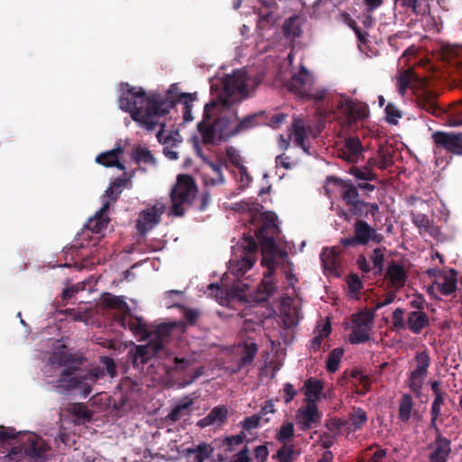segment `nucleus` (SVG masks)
<instances>
[{
  "label": "nucleus",
  "mask_w": 462,
  "mask_h": 462,
  "mask_svg": "<svg viewBox=\"0 0 462 462\" xmlns=\"http://www.w3.org/2000/svg\"><path fill=\"white\" fill-rule=\"evenodd\" d=\"M263 207L254 202L243 201L233 206V210L249 214L255 226V235L261 245L262 265L266 268L261 286L254 295V301L262 302L267 300L275 291L273 275L275 270L287 261V252L277 243L274 236H278L277 217L273 212L262 211Z\"/></svg>",
  "instance_id": "obj_1"
},
{
  "label": "nucleus",
  "mask_w": 462,
  "mask_h": 462,
  "mask_svg": "<svg viewBox=\"0 0 462 462\" xmlns=\"http://www.w3.org/2000/svg\"><path fill=\"white\" fill-rule=\"evenodd\" d=\"M231 75L223 79V93L204 107L203 119L198 124L202 143L217 144L231 136Z\"/></svg>",
  "instance_id": "obj_2"
},
{
  "label": "nucleus",
  "mask_w": 462,
  "mask_h": 462,
  "mask_svg": "<svg viewBox=\"0 0 462 462\" xmlns=\"http://www.w3.org/2000/svg\"><path fill=\"white\" fill-rule=\"evenodd\" d=\"M128 358L135 369H143L152 359H155L162 365L167 374L183 371L190 365L186 358L173 356L163 342L156 339H150L145 345H134L128 352Z\"/></svg>",
  "instance_id": "obj_3"
},
{
  "label": "nucleus",
  "mask_w": 462,
  "mask_h": 462,
  "mask_svg": "<svg viewBox=\"0 0 462 462\" xmlns=\"http://www.w3.org/2000/svg\"><path fill=\"white\" fill-rule=\"evenodd\" d=\"M71 361V354L66 352L58 354L56 362L66 367L60 373L56 387L63 390L60 393H64V391L79 390L82 396L88 397L92 392V386L103 374L99 368L85 370L75 365H68Z\"/></svg>",
  "instance_id": "obj_4"
},
{
  "label": "nucleus",
  "mask_w": 462,
  "mask_h": 462,
  "mask_svg": "<svg viewBox=\"0 0 462 462\" xmlns=\"http://www.w3.org/2000/svg\"><path fill=\"white\" fill-rule=\"evenodd\" d=\"M10 457H21L31 462H47L51 457V447L33 432L19 433L18 445L12 448Z\"/></svg>",
  "instance_id": "obj_5"
},
{
  "label": "nucleus",
  "mask_w": 462,
  "mask_h": 462,
  "mask_svg": "<svg viewBox=\"0 0 462 462\" xmlns=\"http://www.w3.org/2000/svg\"><path fill=\"white\" fill-rule=\"evenodd\" d=\"M176 102L160 94H150V101L146 102V107L141 112H135L132 118L148 131H152L158 125L155 116H165Z\"/></svg>",
  "instance_id": "obj_6"
},
{
  "label": "nucleus",
  "mask_w": 462,
  "mask_h": 462,
  "mask_svg": "<svg viewBox=\"0 0 462 462\" xmlns=\"http://www.w3.org/2000/svg\"><path fill=\"white\" fill-rule=\"evenodd\" d=\"M196 191L195 180L190 175H179L177 183L171 191L172 206L170 213L176 217H182L185 213L183 205L191 202V198Z\"/></svg>",
  "instance_id": "obj_7"
},
{
  "label": "nucleus",
  "mask_w": 462,
  "mask_h": 462,
  "mask_svg": "<svg viewBox=\"0 0 462 462\" xmlns=\"http://www.w3.org/2000/svg\"><path fill=\"white\" fill-rule=\"evenodd\" d=\"M122 94L119 97V107L134 116L135 112H141L146 107V102L150 101V95H146L143 88L133 87L128 83L121 85Z\"/></svg>",
  "instance_id": "obj_8"
},
{
  "label": "nucleus",
  "mask_w": 462,
  "mask_h": 462,
  "mask_svg": "<svg viewBox=\"0 0 462 462\" xmlns=\"http://www.w3.org/2000/svg\"><path fill=\"white\" fill-rule=\"evenodd\" d=\"M256 82L245 69L233 71V104L248 98L255 88Z\"/></svg>",
  "instance_id": "obj_9"
},
{
  "label": "nucleus",
  "mask_w": 462,
  "mask_h": 462,
  "mask_svg": "<svg viewBox=\"0 0 462 462\" xmlns=\"http://www.w3.org/2000/svg\"><path fill=\"white\" fill-rule=\"evenodd\" d=\"M164 211L165 205L161 202H157L151 208L142 210L135 226L138 234L142 236H145L150 230L154 228L161 222Z\"/></svg>",
  "instance_id": "obj_10"
},
{
  "label": "nucleus",
  "mask_w": 462,
  "mask_h": 462,
  "mask_svg": "<svg viewBox=\"0 0 462 462\" xmlns=\"http://www.w3.org/2000/svg\"><path fill=\"white\" fill-rule=\"evenodd\" d=\"M323 128L322 122H319L315 129L310 125H306L300 118H295L292 125V134L294 143L300 146L305 153L310 154V147L309 145L310 136L317 137Z\"/></svg>",
  "instance_id": "obj_11"
},
{
  "label": "nucleus",
  "mask_w": 462,
  "mask_h": 462,
  "mask_svg": "<svg viewBox=\"0 0 462 462\" xmlns=\"http://www.w3.org/2000/svg\"><path fill=\"white\" fill-rule=\"evenodd\" d=\"M353 328L349 335V341L352 344H360L370 338V332L373 328L374 315L369 312H360L353 316Z\"/></svg>",
  "instance_id": "obj_12"
},
{
  "label": "nucleus",
  "mask_w": 462,
  "mask_h": 462,
  "mask_svg": "<svg viewBox=\"0 0 462 462\" xmlns=\"http://www.w3.org/2000/svg\"><path fill=\"white\" fill-rule=\"evenodd\" d=\"M432 139L435 153L439 149H445L450 153L462 156V133L436 132L432 134Z\"/></svg>",
  "instance_id": "obj_13"
},
{
  "label": "nucleus",
  "mask_w": 462,
  "mask_h": 462,
  "mask_svg": "<svg viewBox=\"0 0 462 462\" xmlns=\"http://www.w3.org/2000/svg\"><path fill=\"white\" fill-rule=\"evenodd\" d=\"M314 81V76L304 66H301L300 71L294 74L287 83V88L303 98L306 94H309V90H311Z\"/></svg>",
  "instance_id": "obj_14"
},
{
  "label": "nucleus",
  "mask_w": 462,
  "mask_h": 462,
  "mask_svg": "<svg viewBox=\"0 0 462 462\" xmlns=\"http://www.w3.org/2000/svg\"><path fill=\"white\" fill-rule=\"evenodd\" d=\"M241 246L244 249L245 256L233 265V275L236 274L237 278L245 275L253 267L255 261L253 254L257 248V244L253 236H245Z\"/></svg>",
  "instance_id": "obj_15"
},
{
  "label": "nucleus",
  "mask_w": 462,
  "mask_h": 462,
  "mask_svg": "<svg viewBox=\"0 0 462 462\" xmlns=\"http://www.w3.org/2000/svg\"><path fill=\"white\" fill-rule=\"evenodd\" d=\"M321 413L317 403L303 402L296 412V421L300 429L306 430L320 422Z\"/></svg>",
  "instance_id": "obj_16"
},
{
  "label": "nucleus",
  "mask_w": 462,
  "mask_h": 462,
  "mask_svg": "<svg viewBox=\"0 0 462 462\" xmlns=\"http://www.w3.org/2000/svg\"><path fill=\"white\" fill-rule=\"evenodd\" d=\"M416 368L411 372L409 377V387L419 394L427 374L430 358L425 353H420L416 356Z\"/></svg>",
  "instance_id": "obj_17"
},
{
  "label": "nucleus",
  "mask_w": 462,
  "mask_h": 462,
  "mask_svg": "<svg viewBox=\"0 0 462 462\" xmlns=\"http://www.w3.org/2000/svg\"><path fill=\"white\" fill-rule=\"evenodd\" d=\"M300 319V303L291 298L284 299L281 303V319L283 327L293 328L298 325Z\"/></svg>",
  "instance_id": "obj_18"
},
{
  "label": "nucleus",
  "mask_w": 462,
  "mask_h": 462,
  "mask_svg": "<svg viewBox=\"0 0 462 462\" xmlns=\"http://www.w3.org/2000/svg\"><path fill=\"white\" fill-rule=\"evenodd\" d=\"M116 319L121 327L129 328L134 335L142 336L143 338L152 337V332L145 321L142 318L132 315L131 311L125 315H116Z\"/></svg>",
  "instance_id": "obj_19"
},
{
  "label": "nucleus",
  "mask_w": 462,
  "mask_h": 462,
  "mask_svg": "<svg viewBox=\"0 0 462 462\" xmlns=\"http://www.w3.org/2000/svg\"><path fill=\"white\" fill-rule=\"evenodd\" d=\"M355 235L358 245H366L369 242L379 244L383 239V235L378 234L374 228L363 220L356 222Z\"/></svg>",
  "instance_id": "obj_20"
},
{
  "label": "nucleus",
  "mask_w": 462,
  "mask_h": 462,
  "mask_svg": "<svg viewBox=\"0 0 462 462\" xmlns=\"http://www.w3.org/2000/svg\"><path fill=\"white\" fill-rule=\"evenodd\" d=\"M451 452L450 441L437 430V437L433 444V451L430 455V462H447Z\"/></svg>",
  "instance_id": "obj_21"
},
{
  "label": "nucleus",
  "mask_w": 462,
  "mask_h": 462,
  "mask_svg": "<svg viewBox=\"0 0 462 462\" xmlns=\"http://www.w3.org/2000/svg\"><path fill=\"white\" fill-rule=\"evenodd\" d=\"M364 148L357 138L349 137L346 140L338 156L350 163L357 162L363 158Z\"/></svg>",
  "instance_id": "obj_22"
},
{
  "label": "nucleus",
  "mask_w": 462,
  "mask_h": 462,
  "mask_svg": "<svg viewBox=\"0 0 462 462\" xmlns=\"http://www.w3.org/2000/svg\"><path fill=\"white\" fill-rule=\"evenodd\" d=\"M320 259L326 274L335 277L339 275L340 259L337 248L324 249L320 254Z\"/></svg>",
  "instance_id": "obj_23"
},
{
  "label": "nucleus",
  "mask_w": 462,
  "mask_h": 462,
  "mask_svg": "<svg viewBox=\"0 0 462 462\" xmlns=\"http://www.w3.org/2000/svg\"><path fill=\"white\" fill-rule=\"evenodd\" d=\"M100 305L103 309L117 310V315H125L130 312V307L124 296H116L110 292H104L100 298Z\"/></svg>",
  "instance_id": "obj_24"
},
{
  "label": "nucleus",
  "mask_w": 462,
  "mask_h": 462,
  "mask_svg": "<svg viewBox=\"0 0 462 462\" xmlns=\"http://www.w3.org/2000/svg\"><path fill=\"white\" fill-rule=\"evenodd\" d=\"M109 208L110 202L106 201L102 208L97 211L95 216L88 219L86 227L95 234H99L104 231L110 221V218L106 216Z\"/></svg>",
  "instance_id": "obj_25"
},
{
  "label": "nucleus",
  "mask_w": 462,
  "mask_h": 462,
  "mask_svg": "<svg viewBox=\"0 0 462 462\" xmlns=\"http://www.w3.org/2000/svg\"><path fill=\"white\" fill-rule=\"evenodd\" d=\"M323 383L316 378H309L304 382L302 393L305 396L303 402L317 403L323 394Z\"/></svg>",
  "instance_id": "obj_26"
},
{
  "label": "nucleus",
  "mask_w": 462,
  "mask_h": 462,
  "mask_svg": "<svg viewBox=\"0 0 462 462\" xmlns=\"http://www.w3.org/2000/svg\"><path fill=\"white\" fill-rule=\"evenodd\" d=\"M227 409L224 406H216L210 412L197 422V426L204 429L208 426H221L226 420Z\"/></svg>",
  "instance_id": "obj_27"
},
{
  "label": "nucleus",
  "mask_w": 462,
  "mask_h": 462,
  "mask_svg": "<svg viewBox=\"0 0 462 462\" xmlns=\"http://www.w3.org/2000/svg\"><path fill=\"white\" fill-rule=\"evenodd\" d=\"M214 450L211 452L210 457L214 462H231L229 452H231V436H226L223 440L216 439Z\"/></svg>",
  "instance_id": "obj_28"
},
{
  "label": "nucleus",
  "mask_w": 462,
  "mask_h": 462,
  "mask_svg": "<svg viewBox=\"0 0 462 462\" xmlns=\"http://www.w3.org/2000/svg\"><path fill=\"white\" fill-rule=\"evenodd\" d=\"M386 277L389 280L392 287L395 290H399L404 286L407 274L402 265L392 263L387 268Z\"/></svg>",
  "instance_id": "obj_29"
},
{
  "label": "nucleus",
  "mask_w": 462,
  "mask_h": 462,
  "mask_svg": "<svg viewBox=\"0 0 462 462\" xmlns=\"http://www.w3.org/2000/svg\"><path fill=\"white\" fill-rule=\"evenodd\" d=\"M429 325V318L427 314L420 310L411 311L407 316L406 327L414 333L419 334Z\"/></svg>",
  "instance_id": "obj_30"
},
{
  "label": "nucleus",
  "mask_w": 462,
  "mask_h": 462,
  "mask_svg": "<svg viewBox=\"0 0 462 462\" xmlns=\"http://www.w3.org/2000/svg\"><path fill=\"white\" fill-rule=\"evenodd\" d=\"M340 109L353 119L364 118L367 116L366 106L348 98L340 99Z\"/></svg>",
  "instance_id": "obj_31"
},
{
  "label": "nucleus",
  "mask_w": 462,
  "mask_h": 462,
  "mask_svg": "<svg viewBox=\"0 0 462 462\" xmlns=\"http://www.w3.org/2000/svg\"><path fill=\"white\" fill-rule=\"evenodd\" d=\"M192 143H193V147L196 151L197 155L199 156L205 162L208 163V165L210 166V168L213 171V174L215 175V177L212 178V180H211L212 183L215 185L222 183L224 181V177H223L222 171H221V165L218 163H215L213 162L208 161L207 157L202 152V149L199 144V137L193 136Z\"/></svg>",
  "instance_id": "obj_32"
},
{
  "label": "nucleus",
  "mask_w": 462,
  "mask_h": 462,
  "mask_svg": "<svg viewBox=\"0 0 462 462\" xmlns=\"http://www.w3.org/2000/svg\"><path fill=\"white\" fill-rule=\"evenodd\" d=\"M193 403L194 402L192 398L185 396L167 415V419L171 421H177L183 416L189 415L191 411Z\"/></svg>",
  "instance_id": "obj_33"
},
{
  "label": "nucleus",
  "mask_w": 462,
  "mask_h": 462,
  "mask_svg": "<svg viewBox=\"0 0 462 462\" xmlns=\"http://www.w3.org/2000/svg\"><path fill=\"white\" fill-rule=\"evenodd\" d=\"M208 291L220 305L226 307L231 305V289H223L218 284L210 283L208 286Z\"/></svg>",
  "instance_id": "obj_34"
},
{
  "label": "nucleus",
  "mask_w": 462,
  "mask_h": 462,
  "mask_svg": "<svg viewBox=\"0 0 462 462\" xmlns=\"http://www.w3.org/2000/svg\"><path fill=\"white\" fill-rule=\"evenodd\" d=\"M213 451L209 445L201 443L198 445L196 448H189L187 450V456L189 462H204L210 457Z\"/></svg>",
  "instance_id": "obj_35"
},
{
  "label": "nucleus",
  "mask_w": 462,
  "mask_h": 462,
  "mask_svg": "<svg viewBox=\"0 0 462 462\" xmlns=\"http://www.w3.org/2000/svg\"><path fill=\"white\" fill-rule=\"evenodd\" d=\"M124 152L122 146L118 145L114 149L102 152L96 157V162L105 167H112L117 162V158Z\"/></svg>",
  "instance_id": "obj_36"
},
{
  "label": "nucleus",
  "mask_w": 462,
  "mask_h": 462,
  "mask_svg": "<svg viewBox=\"0 0 462 462\" xmlns=\"http://www.w3.org/2000/svg\"><path fill=\"white\" fill-rule=\"evenodd\" d=\"M344 200L351 205L355 210L359 209L363 202L358 199V192L356 188L351 183L343 184V194Z\"/></svg>",
  "instance_id": "obj_37"
},
{
  "label": "nucleus",
  "mask_w": 462,
  "mask_h": 462,
  "mask_svg": "<svg viewBox=\"0 0 462 462\" xmlns=\"http://www.w3.org/2000/svg\"><path fill=\"white\" fill-rule=\"evenodd\" d=\"M367 421L366 412L361 408H353L349 414V421L346 424L349 425L352 430H360Z\"/></svg>",
  "instance_id": "obj_38"
},
{
  "label": "nucleus",
  "mask_w": 462,
  "mask_h": 462,
  "mask_svg": "<svg viewBox=\"0 0 462 462\" xmlns=\"http://www.w3.org/2000/svg\"><path fill=\"white\" fill-rule=\"evenodd\" d=\"M233 309L236 308L234 304H239L242 301H247L248 295H251L249 285L244 282H233Z\"/></svg>",
  "instance_id": "obj_39"
},
{
  "label": "nucleus",
  "mask_w": 462,
  "mask_h": 462,
  "mask_svg": "<svg viewBox=\"0 0 462 462\" xmlns=\"http://www.w3.org/2000/svg\"><path fill=\"white\" fill-rule=\"evenodd\" d=\"M413 402L409 394H403L399 404V418L402 421H408L412 415Z\"/></svg>",
  "instance_id": "obj_40"
},
{
  "label": "nucleus",
  "mask_w": 462,
  "mask_h": 462,
  "mask_svg": "<svg viewBox=\"0 0 462 462\" xmlns=\"http://www.w3.org/2000/svg\"><path fill=\"white\" fill-rule=\"evenodd\" d=\"M412 222L420 229V233H428L433 236L437 230L430 223L429 217L425 214H416L412 217Z\"/></svg>",
  "instance_id": "obj_41"
},
{
  "label": "nucleus",
  "mask_w": 462,
  "mask_h": 462,
  "mask_svg": "<svg viewBox=\"0 0 462 462\" xmlns=\"http://www.w3.org/2000/svg\"><path fill=\"white\" fill-rule=\"evenodd\" d=\"M294 425L291 421L284 422L276 432V439L280 443H291L294 437Z\"/></svg>",
  "instance_id": "obj_42"
},
{
  "label": "nucleus",
  "mask_w": 462,
  "mask_h": 462,
  "mask_svg": "<svg viewBox=\"0 0 462 462\" xmlns=\"http://www.w3.org/2000/svg\"><path fill=\"white\" fill-rule=\"evenodd\" d=\"M438 288L444 295L453 293L457 289V277L455 273H451L443 277V280L438 282Z\"/></svg>",
  "instance_id": "obj_43"
},
{
  "label": "nucleus",
  "mask_w": 462,
  "mask_h": 462,
  "mask_svg": "<svg viewBox=\"0 0 462 462\" xmlns=\"http://www.w3.org/2000/svg\"><path fill=\"white\" fill-rule=\"evenodd\" d=\"M257 348L256 345L254 343L245 344L241 348V357L238 364V367L243 368L246 366L247 365L251 364L254 358V356L256 354Z\"/></svg>",
  "instance_id": "obj_44"
},
{
  "label": "nucleus",
  "mask_w": 462,
  "mask_h": 462,
  "mask_svg": "<svg viewBox=\"0 0 462 462\" xmlns=\"http://www.w3.org/2000/svg\"><path fill=\"white\" fill-rule=\"evenodd\" d=\"M234 117L235 115L233 114V118ZM236 120L237 121V124L233 127V135L242 134L253 128L256 125L254 116H248L243 119H240L236 116Z\"/></svg>",
  "instance_id": "obj_45"
},
{
  "label": "nucleus",
  "mask_w": 462,
  "mask_h": 462,
  "mask_svg": "<svg viewBox=\"0 0 462 462\" xmlns=\"http://www.w3.org/2000/svg\"><path fill=\"white\" fill-rule=\"evenodd\" d=\"M282 444L276 455L279 462H292L297 456L294 446L290 443Z\"/></svg>",
  "instance_id": "obj_46"
},
{
  "label": "nucleus",
  "mask_w": 462,
  "mask_h": 462,
  "mask_svg": "<svg viewBox=\"0 0 462 462\" xmlns=\"http://www.w3.org/2000/svg\"><path fill=\"white\" fill-rule=\"evenodd\" d=\"M412 80L413 74L411 69H407L400 73L397 78V89L400 95L404 96Z\"/></svg>",
  "instance_id": "obj_47"
},
{
  "label": "nucleus",
  "mask_w": 462,
  "mask_h": 462,
  "mask_svg": "<svg viewBox=\"0 0 462 462\" xmlns=\"http://www.w3.org/2000/svg\"><path fill=\"white\" fill-rule=\"evenodd\" d=\"M284 33L290 37H297L300 34L299 18L297 16L290 17L283 25Z\"/></svg>",
  "instance_id": "obj_48"
},
{
  "label": "nucleus",
  "mask_w": 462,
  "mask_h": 462,
  "mask_svg": "<svg viewBox=\"0 0 462 462\" xmlns=\"http://www.w3.org/2000/svg\"><path fill=\"white\" fill-rule=\"evenodd\" d=\"M343 354L344 350L342 348H336L331 351L327 361V369L329 372L334 373L338 369Z\"/></svg>",
  "instance_id": "obj_49"
},
{
  "label": "nucleus",
  "mask_w": 462,
  "mask_h": 462,
  "mask_svg": "<svg viewBox=\"0 0 462 462\" xmlns=\"http://www.w3.org/2000/svg\"><path fill=\"white\" fill-rule=\"evenodd\" d=\"M233 166L237 167V173L240 176V189H244L245 187H247L251 181V178L249 177L246 169L240 164L236 155L235 154V152L233 151V161H232Z\"/></svg>",
  "instance_id": "obj_50"
},
{
  "label": "nucleus",
  "mask_w": 462,
  "mask_h": 462,
  "mask_svg": "<svg viewBox=\"0 0 462 462\" xmlns=\"http://www.w3.org/2000/svg\"><path fill=\"white\" fill-rule=\"evenodd\" d=\"M173 328V326L169 324H160L154 328V329H150L152 332V336L154 335V337L152 339L160 340L161 342H163V339L167 338L171 330Z\"/></svg>",
  "instance_id": "obj_51"
},
{
  "label": "nucleus",
  "mask_w": 462,
  "mask_h": 462,
  "mask_svg": "<svg viewBox=\"0 0 462 462\" xmlns=\"http://www.w3.org/2000/svg\"><path fill=\"white\" fill-rule=\"evenodd\" d=\"M448 125L450 126L462 125V104H458L448 111Z\"/></svg>",
  "instance_id": "obj_52"
},
{
  "label": "nucleus",
  "mask_w": 462,
  "mask_h": 462,
  "mask_svg": "<svg viewBox=\"0 0 462 462\" xmlns=\"http://www.w3.org/2000/svg\"><path fill=\"white\" fill-rule=\"evenodd\" d=\"M179 101L183 104V119L185 122H189L193 119L191 114V105L190 103L193 101L191 94H181L179 98Z\"/></svg>",
  "instance_id": "obj_53"
},
{
  "label": "nucleus",
  "mask_w": 462,
  "mask_h": 462,
  "mask_svg": "<svg viewBox=\"0 0 462 462\" xmlns=\"http://www.w3.org/2000/svg\"><path fill=\"white\" fill-rule=\"evenodd\" d=\"M392 324L393 330H402L406 328L404 321V310L401 308H397L392 314Z\"/></svg>",
  "instance_id": "obj_54"
},
{
  "label": "nucleus",
  "mask_w": 462,
  "mask_h": 462,
  "mask_svg": "<svg viewBox=\"0 0 462 462\" xmlns=\"http://www.w3.org/2000/svg\"><path fill=\"white\" fill-rule=\"evenodd\" d=\"M371 261L373 263L372 269L374 270L375 273L381 274L383 272L384 255L380 248L374 250L373 254L371 255Z\"/></svg>",
  "instance_id": "obj_55"
},
{
  "label": "nucleus",
  "mask_w": 462,
  "mask_h": 462,
  "mask_svg": "<svg viewBox=\"0 0 462 462\" xmlns=\"http://www.w3.org/2000/svg\"><path fill=\"white\" fill-rule=\"evenodd\" d=\"M350 173L356 179L366 181L372 180L375 178V175L368 168L352 167L350 169Z\"/></svg>",
  "instance_id": "obj_56"
},
{
  "label": "nucleus",
  "mask_w": 462,
  "mask_h": 462,
  "mask_svg": "<svg viewBox=\"0 0 462 462\" xmlns=\"http://www.w3.org/2000/svg\"><path fill=\"white\" fill-rule=\"evenodd\" d=\"M134 158L137 163L144 162V163H153L154 158L151 152L147 149L138 148L134 154Z\"/></svg>",
  "instance_id": "obj_57"
},
{
  "label": "nucleus",
  "mask_w": 462,
  "mask_h": 462,
  "mask_svg": "<svg viewBox=\"0 0 462 462\" xmlns=\"http://www.w3.org/2000/svg\"><path fill=\"white\" fill-rule=\"evenodd\" d=\"M331 332V326L328 322H326L322 326H318L317 328V336H315L313 339L314 346H319L324 337L329 335Z\"/></svg>",
  "instance_id": "obj_58"
},
{
  "label": "nucleus",
  "mask_w": 462,
  "mask_h": 462,
  "mask_svg": "<svg viewBox=\"0 0 462 462\" xmlns=\"http://www.w3.org/2000/svg\"><path fill=\"white\" fill-rule=\"evenodd\" d=\"M386 120L388 123L396 125L402 117L401 111L393 104H388L385 107Z\"/></svg>",
  "instance_id": "obj_59"
},
{
  "label": "nucleus",
  "mask_w": 462,
  "mask_h": 462,
  "mask_svg": "<svg viewBox=\"0 0 462 462\" xmlns=\"http://www.w3.org/2000/svg\"><path fill=\"white\" fill-rule=\"evenodd\" d=\"M327 89L324 88H314V85L311 87V90H309V94H306L303 98L311 99L314 101H322L327 97Z\"/></svg>",
  "instance_id": "obj_60"
},
{
  "label": "nucleus",
  "mask_w": 462,
  "mask_h": 462,
  "mask_svg": "<svg viewBox=\"0 0 462 462\" xmlns=\"http://www.w3.org/2000/svg\"><path fill=\"white\" fill-rule=\"evenodd\" d=\"M347 286L349 293L352 296L356 297L357 293L362 288V282L356 274H352L347 279Z\"/></svg>",
  "instance_id": "obj_61"
},
{
  "label": "nucleus",
  "mask_w": 462,
  "mask_h": 462,
  "mask_svg": "<svg viewBox=\"0 0 462 462\" xmlns=\"http://www.w3.org/2000/svg\"><path fill=\"white\" fill-rule=\"evenodd\" d=\"M275 412L274 403L273 401H266L259 411L257 416H261V420H263L265 422L270 420L269 415H272Z\"/></svg>",
  "instance_id": "obj_62"
},
{
  "label": "nucleus",
  "mask_w": 462,
  "mask_h": 462,
  "mask_svg": "<svg viewBox=\"0 0 462 462\" xmlns=\"http://www.w3.org/2000/svg\"><path fill=\"white\" fill-rule=\"evenodd\" d=\"M199 315L200 312L198 310L183 308V317L189 325H194Z\"/></svg>",
  "instance_id": "obj_63"
},
{
  "label": "nucleus",
  "mask_w": 462,
  "mask_h": 462,
  "mask_svg": "<svg viewBox=\"0 0 462 462\" xmlns=\"http://www.w3.org/2000/svg\"><path fill=\"white\" fill-rule=\"evenodd\" d=\"M261 420V416H257L256 414L251 417H247L242 422V427L245 430H251L258 427Z\"/></svg>",
  "instance_id": "obj_64"
}]
</instances>
